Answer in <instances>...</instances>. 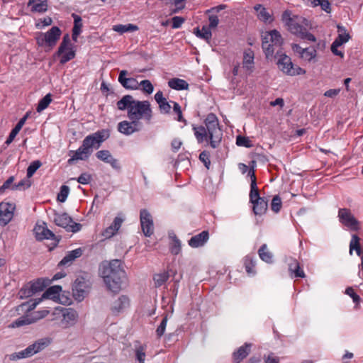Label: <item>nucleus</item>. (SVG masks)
<instances>
[{"instance_id": "nucleus-1", "label": "nucleus", "mask_w": 363, "mask_h": 363, "mask_svg": "<svg viewBox=\"0 0 363 363\" xmlns=\"http://www.w3.org/2000/svg\"><path fill=\"white\" fill-rule=\"evenodd\" d=\"M205 126L193 125L195 138L199 143L209 141L210 146L217 148L223 138V131L220 128L217 116L209 113L204 121Z\"/></svg>"}, {"instance_id": "nucleus-2", "label": "nucleus", "mask_w": 363, "mask_h": 363, "mask_svg": "<svg viewBox=\"0 0 363 363\" xmlns=\"http://www.w3.org/2000/svg\"><path fill=\"white\" fill-rule=\"evenodd\" d=\"M116 105L120 111L127 110V116L130 120H143L150 123L152 118V111L148 101L135 100L133 96L128 94L123 96Z\"/></svg>"}, {"instance_id": "nucleus-3", "label": "nucleus", "mask_w": 363, "mask_h": 363, "mask_svg": "<svg viewBox=\"0 0 363 363\" xmlns=\"http://www.w3.org/2000/svg\"><path fill=\"white\" fill-rule=\"evenodd\" d=\"M110 137L108 129H101L84 138L82 145L75 151L70 150V158L67 160L69 164H72L76 160H86L91 155L93 148L98 149L102 143Z\"/></svg>"}, {"instance_id": "nucleus-4", "label": "nucleus", "mask_w": 363, "mask_h": 363, "mask_svg": "<svg viewBox=\"0 0 363 363\" xmlns=\"http://www.w3.org/2000/svg\"><path fill=\"white\" fill-rule=\"evenodd\" d=\"M99 272L108 290L118 292L121 289L123 279L125 278V272L119 259L105 262L101 264Z\"/></svg>"}, {"instance_id": "nucleus-5", "label": "nucleus", "mask_w": 363, "mask_h": 363, "mask_svg": "<svg viewBox=\"0 0 363 363\" xmlns=\"http://www.w3.org/2000/svg\"><path fill=\"white\" fill-rule=\"evenodd\" d=\"M62 291V287L59 285H55L49 287L42 295L40 298H35L30 299L24 302V306H28V311L24 315V325H28L36 322L37 320L43 318L49 313L48 311H32L44 298L55 300L58 299L60 294Z\"/></svg>"}, {"instance_id": "nucleus-6", "label": "nucleus", "mask_w": 363, "mask_h": 363, "mask_svg": "<svg viewBox=\"0 0 363 363\" xmlns=\"http://www.w3.org/2000/svg\"><path fill=\"white\" fill-rule=\"evenodd\" d=\"M282 20L292 34L308 41L316 40L315 37L308 31V21L304 17L297 15L291 16V11H285L282 15Z\"/></svg>"}, {"instance_id": "nucleus-7", "label": "nucleus", "mask_w": 363, "mask_h": 363, "mask_svg": "<svg viewBox=\"0 0 363 363\" xmlns=\"http://www.w3.org/2000/svg\"><path fill=\"white\" fill-rule=\"evenodd\" d=\"M283 38L277 30L266 32L262 35V47L267 58L273 56L275 49L281 46Z\"/></svg>"}, {"instance_id": "nucleus-8", "label": "nucleus", "mask_w": 363, "mask_h": 363, "mask_svg": "<svg viewBox=\"0 0 363 363\" xmlns=\"http://www.w3.org/2000/svg\"><path fill=\"white\" fill-rule=\"evenodd\" d=\"M54 223L60 227L65 228L67 232L77 233L82 228V225L74 223L72 218L67 213H55L53 215Z\"/></svg>"}, {"instance_id": "nucleus-9", "label": "nucleus", "mask_w": 363, "mask_h": 363, "mask_svg": "<svg viewBox=\"0 0 363 363\" xmlns=\"http://www.w3.org/2000/svg\"><path fill=\"white\" fill-rule=\"evenodd\" d=\"M61 35V30L57 26L52 27L48 32L40 33L36 38L40 46L54 47Z\"/></svg>"}, {"instance_id": "nucleus-10", "label": "nucleus", "mask_w": 363, "mask_h": 363, "mask_svg": "<svg viewBox=\"0 0 363 363\" xmlns=\"http://www.w3.org/2000/svg\"><path fill=\"white\" fill-rule=\"evenodd\" d=\"M277 65L281 71L290 76L301 75L306 73L303 69L299 67H294L291 58L284 53L279 55Z\"/></svg>"}, {"instance_id": "nucleus-11", "label": "nucleus", "mask_w": 363, "mask_h": 363, "mask_svg": "<svg viewBox=\"0 0 363 363\" xmlns=\"http://www.w3.org/2000/svg\"><path fill=\"white\" fill-rule=\"evenodd\" d=\"M337 218L339 222L350 230L357 231L359 229V223L350 209L346 208H340Z\"/></svg>"}, {"instance_id": "nucleus-12", "label": "nucleus", "mask_w": 363, "mask_h": 363, "mask_svg": "<svg viewBox=\"0 0 363 363\" xmlns=\"http://www.w3.org/2000/svg\"><path fill=\"white\" fill-rule=\"evenodd\" d=\"M57 55L61 56L60 63L65 64L75 57V51L73 50L68 34L64 35L62 41L58 48Z\"/></svg>"}, {"instance_id": "nucleus-13", "label": "nucleus", "mask_w": 363, "mask_h": 363, "mask_svg": "<svg viewBox=\"0 0 363 363\" xmlns=\"http://www.w3.org/2000/svg\"><path fill=\"white\" fill-rule=\"evenodd\" d=\"M50 282L51 280L47 278H39L28 282L24 286V297H30L38 292L43 291Z\"/></svg>"}, {"instance_id": "nucleus-14", "label": "nucleus", "mask_w": 363, "mask_h": 363, "mask_svg": "<svg viewBox=\"0 0 363 363\" xmlns=\"http://www.w3.org/2000/svg\"><path fill=\"white\" fill-rule=\"evenodd\" d=\"M143 128L140 121L135 120L123 121L118 124V131L125 135H130L134 133L140 131Z\"/></svg>"}, {"instance_id": "nucleus-15", "label": "nucleus", "mask_w": 363, "mask_h": 363, "mask_svg": "<svg viewBox=\"0 0 363 363\" xmlns=\"http://www.w3.org/2000/svg\"><path fill=\"white\" fill-rule=\"evenodd\" d=\"M140 225L143 233L146 237L151 236L154 233L152 218L146 209H142L140 213Z\"/></svg>"}, {"instance_id": "nucleus-16", "label": "nucleus", "mask_w": 363, "mask_h": 363, "mask_svg": "<svg viewBox=\"0 0 363 363\" xmlns=\"http://www.w3.org/2000/svg\"><path fill=\"white\" fill-rule=\"evenodd\" d=\"M292 50L294 52L297 53L300 58L303 60L311 62H315V57L317 55V51L314 47H308L302 48L298 44H293Z\"/></svg>"}, {"instance_id": "nucleus-17", "label": "nucleus", "mask_w": 363, "mask_h": 363, "mask_svg": "<svg viewBox=\"0 0 363 363\" xmlns=\"http://www.w3.org/2000/svg\"><path fill=\"white\" fill-rule=\"evenodd\" d=\"M15 206L10 203H0V225H6L8 224L13 216Z\"/></svg>"}, {"instance_id": "nucleus-18", "label": "nucleus", "mask_w": 363, "mask_h": 363, "mask_svg": "<svg viewBox=\"0 0 363 363\" xmlns=\"http://www.w3.org/2000/svg\"><path fill=\"white\" fill-rule=\"evenodd\" d=\"M128 72L127 70H121L118 76V82L123 88L129 90H137L140 87L139 82L135 78L127 77Z\"/></svg>"}, {"instance_id": "nucleus-19", "label": "nucleus", "mask_w": 363, "mask_h": 363, "mask_svg": "<svg viewBox=\"0 0 363 363\" xmlns=\"http://www.w3.org/2000/svg\"><path fill=\"white\" fill-rule=\"evenodd\" d=\"M129 306V298L126 296L122 295L113 302L111 306V311L113 315H117L123 313Z\"/></svg>"}, {"instance_id": "nucleus-20", "label": "nucleus", "mask_w": 363, "mask_h": 363, "mask_svg": "<svg viewBox=\"0 0 363 363\" xmlns=\"http://www.w3.org/2000/svg\"><path fill=\"white\" fill-rule=\"evenodd\" d=\"M78 318L76 311L72 308H65L62 311V325L64 328H69L75 324Z\"/></svg>"}, {"instance_id": "nucleus-21", "label": "nucleus", "mask_w": 363, "mask_h": 363, "mask_svg": "<svg viewBox=\"0 0 363 363\" xmlns=\"http://www.w3.org/2000/svg\"><path fill=\"white\" fill-rule=\"evenodd\" d=\"M123 222V219L121 217H116L113 223L102 232V236L106 239L112 238L118 231Z\"/></svg>"}, {"instance_id": "nucleus-22", "label": "nucleus", "mask_w": 363, "mask_h": 363, "mask_svg": "<svg viewBox=\"0 0 363 363\" xmlns=\"http://www.w3.org/2000/svg\"><path fill=\"white\" fill-rule=\"evenodd\" d=\"M48 343L49 342L44 339H41L34 342L24 350V357H30L41 351L48 346Z\"/></svg>"}, {"instance_id": "nucleus-23", "label": "nucleus", "mask_w": 363, "mask_h": 363, "mask_svg": "<svg viewBox=\"0 0 363 363\" xmlns=\"http://www.w3.org/2000/svg\"><path fill=\"white\" fill-rule=\"evenodd\" d=\"M147 345L137 341L134 344V357L136 363H145L146 358Z\"/></svg>"}, {"instance_id": "nucleus-24", "label": "nucleus", "mask_w": 363, "mask_h": 363, "mask_svg": "<svg viewBox=\"0 0 363 363\" xmlns=\"http://www.w3.org/2000/svg\"><path fill=\"white\" fill-rule=\"evenodd\" d=\"M208 232L203 230L201 233L191 237L189 240V245L191 247H199L203 246L208 241Z\"/></svg>"}, {"instance_id": "nucleus-25", "label": "nucleus", "mask_w": 363, "mask_h": 363, "mask_svg": "<svg viewBox=\"0 0 363 363\" xmlns=\"http://www.w3.org/2000/svg\"><path fill=\"white\" fill-rule=\"evenodd\" d=\"M82 251L80 248L75 249L69 252L63 259L59 262L58 266H69L75 260V259L81 257Z\"/></svg>"}, {"instance_id": "nucleus-26", "label": "nucleus", "mask_w": 363, "mask_h": 363, "mask_svg": "<svg viewBox=\"0 0 363 363\" xmlns=\"http://www.w3.org/2000/svg\"><path fill=\"white\" fill-rule=\"evenodd\" d=\"M28 6L32 12L44 13L48 10V0H29Z\"/></svg>"}, {"instance_id": "nucleus-27", "label": "nucleus", "mask_w": 363, "mask_h": 363, "mask_svg": "<svg viewBox=\"0 0 363 363\" xmlns=\"http://www.w3.org/2000/svg\"><path fill=\"white\" fill-rule=\"evenodd\" d=\"M251 344L245 343L244 345L240 347L238 350L233 352V357L234 362L240 363L245 359L250 353Z\"/></svg>"}, {"instance_id": "nucleus-28", "label": "nucleus", "mask_w": 363, "mask_h": 363, "mask_svg": "<svg viewBox=\"0 0 363 363\" xmlns=\"http://www.w3.org/2000/svg\"><path fill=\"white\" fill-rule=\"evenodd\" d=\"M34 231L38 240L52 239L55 237V234L50 230L41 225H37Z\"/></svg>"}, {"instance_id": "nucleus-29", "label": "nucleus", "mask_w": 363, "mask_h": 363, "mask_svg": "<svg viewBox=\"0 0 363 363\" xmlns=\"http://www.w3.org/2000/svg\"><path fill=\"white\" fill-rule=\"evenodd\" d=\"M337 36L333 42H335L336 44L339 45H343L344 43H346L351 38L350 35L347 32L345 27L337 25Z\"/></svg>"}, {"instance_id": "nucleus-30", "label": "nucleus", "mask_w": 363, "mask_h": 363, "mask_svg": "<svg viewBox=\"0 0 363 363\" xmlns=\"http://www.w3.org/2000/svg\"><path fill=\"white\" fill-rule=\"evenodd\" d=\"M14 177H10L0 186V194H4L9 190H15L23 186V179H21L17 184H13Z\"/></svg>"}, {"instance_id": "nucleus-31", "label": "nucleus", "mask_w": 363, "mask_h": 363, "mask_svg": "<svg viewBox=\"0 0 363 363\" xmlns=\"http://www.w3.org/2000/svg\"><path fill=\"white\" fill-rule=\"evenodd\" d=\"M254 52L251 49L244 52L242 65L243 68L252 72L254 67Z\"/></svg>"}, {"instance_id": "nucleus-32", "label": "nucleus", "mask_w": 363, "mask_h": 363, "mask_svg": "<svg viewBox=\"0 0 363 363\" xmlns=\"http://www.w3.org/2000/svg\"><path fill=\"white\" fill-rule=\"evenodd\" d=\"M254 9L257 12V18L265 23L272 21L273 18L267 9L261 4H256Z\"/></svg>"}, {"instance_id": "nucleus-33", "label": "nucleus", "mask_w": 363, "mask_h": 363, "mask_svg": "<svg viewBox=\"0 0 363 363\" xmlns=\"http://www.w3.org/2000/svg\"><path fill=\"white\" fill-rule=\"evenodd\" d=\"M168 86L177 91L186 90L189 88V84L187 82L179 78L169 79L168 82Z\"/></svg>"}, {"instance_id": "nucleus-34", "label": "nucleus", "mask_w": 363, "mask_h": 363, "mask_svg": "<svg viewBox=\"0 0 363 363\" xmlns=\"http://www.w3.org/2000/svg\"><path fill=\"white\" fill-rule=\"evenodd\" d=\"M252 203L253 204V211L256 215H262L267 209V201L264 198L252 202Z\"/></svg>"}, {"instance_id": "nucleus-35", "label": "nucleus", "mask_w": 363, "mask_h": 363, "mask_svg": "<svg viewBox=\"0 0 363 363\" xmlns=\"http://www.w3.org/2000/svg\"><path fill=\"white\" fill-rule=\"evenodd\" d=\"M194 33L197 37L203 39L207 42H208L212 37L211 30L207 26H202L201 29H199V27L196 28L194 29Z\"/></svg>"}, {"instance_id": "nucleus-36", "label": "nucleus", "mask_w": 363, "mask_h": 363, "mask_svg": "<svg viewBox=\"0 0 363 363\" xmlns=\"http://www.w3.org/2000/svg\"><path fill=\"white\" fill-rule=\"evenodd\" d=\"M113 30L117 32L120 34H123L126 32H133L138 30V27L136 25H133L131 23L123 25V24H117L113 26Z\"/></svg>"}, {"instance_id": "nucleus-37", "label": "nucleus", "mask_w": 363, "mask_h": 363, "mask_svg": "<svg viewBox=\"0 0 363 363\" xmlns=\"http://www.w3.org/2000/svg\"><path fill=\"white\" fill-rule=\"evenodd\" d=\"M258 254L262 260L267 263L272 262V254L267 250L266 244H263L258 250Z\"/></svg>"}, {"instance_id": "nucleus-38", "label": "nucleus", "mask_w": 363, "mask_h": 363, "mask_svg": "<svg viewBox=\"0 0 363 363\" xmlns=\"http://www.w3.org/2000/svg\"><path fill=\"white\" fill-rule=\"evenodd\" d=\"M169 236L172 240V243L171 244V246L169 247L170 252L173 255H177L181 251V242L174 233H169Z\"/></svg>"}, {"instance_id": "nucleus-39", "label": "nucleus", "mask_w": 363, "mask_h": 363, "mask_svg": "<svg viewBox=\"0 0 363 363\" xmlns=\"http://www.w3.org/2000/svg\"><path fill=\"white\" fill-rule=\"evenodd\" d=\"M244 266L247 273L249 275H255V261L250 256H247L244 259Z\"/></svg>"}, {"instance_id": "nucleus-40", "label": "nucleus", "mask_w": 363, "mask_h": 363, "mask_svg": "<svg viewBox=\"0 0 363 363\" xmlns=\"http://www.w3.org/2000/svg\"><path fill=\"white\" fill-rule=\"evenodd\" d=\"M22 128L23 118L18 121L16 125L11 131L8 138L6 140V144L9 145L10 143H11Z\"/></svg>"}, {"instance_id": "nucleus-41", "label": "nucleus", "mask_w": 363, "mask_h": 363, "mask_svg": "<svg viewBox=\"0 0 363 363\" xmlns=\"http://www.w3.org/2000/svg\"><path fill=\"white\" fill-rule=\"evenodd\" d=\"M168 279H169V274L166 272L155 274L153 277L155 286L156 287L161 286L167 281Z\"/></svg>"}, {"instance_id": "nucleus-42", "label": "nucleus", "mask_w": 363, "mask_h": 363, "mask_svg": "<svg viewBox=\"0 0 363 363\" xmlns=\"http://www.w3.org/2000/svg\"><path fill=\"white\" fill-rule=\"evenodd\" d=\"M52 101L51 94H46L42 99L40 100L37 106V111L41 112L45 110Z\"/></svg>"}, {"instance_id": "nucleus-43", "label": "nucleus", "mask_w": 363, "mask_h": 363, "mask_svg": "<svg viewBox=\"0 0 363 363\" xmlns=\"http://www.w3.org/2000/svg\"><path fill=\"white\" fill-rule=\"evenodd\" d=\"M41 166L42 162L40 160L32 162L27 168L26 175L28 179H30Z\"/></svg>"}, {"instance_id": "nucleus-44", "label": "nucleus", "mask_w": 363, "mask_h": 363, "mask_svg": "<svg viewBox=\"0 0 363 363\" xmlns=\"http://www.w3.org/2000/svg\"><path fill=\"white\" fill-rule=\"evenodd\" d=\"M140 89L147 94H151L154 91V86L151 82L148 79L141 81L140 83Z\"/></svg>"}, {"instance_id": "nucleus-45", "label": "nucleus", "mask_w": 363, "mask_h": 363, "mask_svg": "<svg viewBox=\"0 0 363 363\" xmlns=\"http://www.w3.org/2000/svg\"><path fill=\"white\" fill-rule=\"evenodd\" d=\"M69 193V188L68 186H67V185L61 186L60 192L58 193L57 197V201L61 203H64L67 200Z\"/></svg>"}, {"instance_id": "nucleus-46", "label": "nucleus", "mask_w": 363, "mask_h": 363, "mask_svg": "<svg viewBox=\"0 0 363 363\" xmlns=\"http://www.w3.org/2000/svg\"><path fill=\"white\" fill-rule=\"evenodd\" d=\"M262 199L259 196V190L257 186V184H250V202H254L259 199Z\"/></svg>"}, {"instance_id": "nucleus-47", "label": "nucleus", "mask_w": 363, "mask_h": 363, "mask_svg": "<svg viewBox=\"0 0 363 363\" xmlns=\"http://www.w3.org/2000/svg\"><path fill=\"white\" fill-rule=\"evenodd\" d=\"M96 157L108 163V161L111 160V158L113 157L111 154V152L108 150H99L96 154Z\"/></svg>"}, {"instance_id": "nucleus-48", "label": "nucleus", "mask_w": 363, "mask_h": 363, "mask_svg": "<svg viewBox=\"0 0 363 363\" xmlns=\"http://www.w3.org/2000/svg\"><path fill=\"white\" fill-rule=\"evenodd\" d=\"M167 320H168V315H166L162 318L160 324L159 325V326L157 327V328L156 330V334H157V337L160 338L164 334L165 329H166L167 324Z\"/></svg>"}, {"instance_id": "nucleus-49", "label": "nucleus", "mask_w": 363, "mask_h": 363, "mask_svg": "<svg viewBox=\"0 0 363 363\" xmlns=\"http://www.w3.org/2000/svg\"><path fill=\"white\" fill-rule=\"evenodd\" d=\"M281 205L282 203L281 198L278 195L274 196L271 203L272 210L274 213H278L281 210Z\"/></svg>"}, {"instance_id": "nucleus-50", "label": "nucleus", "mask_w": 363, "mask_h": 363, "mask_svg": "<svg viewBox=\"0 0 363 363\" xmlns=\"http://www.w3.org/2000/svg\"><path fill=\"white\" fill-rule=\"evenodd\" d=\"M236 144L238 146H243L245 147H252V143L250 140L245 136L238 135L236 138Z\"/></svg>"}, {"instance_id": "nucleus-51", "label": "nucleus", "mask_w": 363, "mask_h": 363, "mask_svg": "<svg viewBox=\"0 0 363 363\" xmlns=\"http://www.w3.org/2000/svg\"><path fill=\"white\" fill-rule=\"evenodd\" d=\"M173 103V111L177 115V120L180 122H184V123H186V121L183 118L181 106L177 102L171 101Z\"/></svg>"}, {"instance_id": "nucleus-52", "label": "nucleus", "mask_w": 363, "mask_h": 363, "mask_svg": "<svg viewBox=\"0 0 363 363\" xmlns=\"http://www.w3.org/2000/svg\"><path fill=\"white\" fill-rule=\"evenodd\" d=\"M199 160L204 164L207 169H209L211 164L210 154L208 152L204 150L199 155Z\"/></svg>"}, {"instance_id": "nucleus-53", "label": "nucleus", "mask_w": 363, "mask_h": 363, "mask_svg": "<svg viewBox=\"0 0 363 363\" xmlns=\"http://www.w3.org/2000/svg\"><path fill=\"white\" fill-rule=\"evenodd\" d=\"M52 23V20L50 17H45L44 18H40L39 19L36 23H35V26L38 28H43L45 26H48L50 25H51Z\"/></svg>"}, {"instance_id": "nucleus-54", "label": "nucleus", "mask_w": 363, "mask_h": 363, "mask_svg": "<svg viewBox=\"0 0 363 363\" xmlns=\"http://www.w3.org/2000/svg\"><path fill=\"white\" fill-rule=\"evenodd\" d=\"M77 181L82 184H88L91 181V176L88 173H82L77 179Z\"/></svg>"}, {"instance_id": "nucleus-55", "label": "nucleus", "mask_w": 363, "mask_h": 363, "mask_svg": "<svg viewBox=\"0 0 363 363\" xmlns=\"http://www.w3.org/2000/svg\"><path fill=\"white\" fill-rule=\"evenodd\" d=\"M185 21V19L181 16H174L172 18V28H179Z\"/></svg>"}, {"instance_id": "nucleus-56", "label": "nucleus", "mask_w": 363, "mask_h": 363, "mask_svg": "<svg viewBox=\"0 0 363 363\" xmlns=\"http://www.w3.org/2000/svg\"><path fill=\"white\" fill-rule=\"evenodd\" d=\"M345 293L352 298L354 303H357L359 302V296L354 292V289L352 287L347 288L345 290Z\"/></svg>"}, {"instance_id": "nucleus-57", "label": "nucleus", "mask_w": 363, "mask_h": 363, "mask_svg": "<svg viewBox=\"0 0 363 363\" xmlns=\"http://www.w3.org/2000/svg\"><path fill=\"white\" fill-rule=\"evenodd\" d=\"M208 21L209 25L207 26L209 27L210 29L216 28L219 23V19L216 15H210L208 16Z\"/></svg>"}, {"instance_id": "nucleus-58", "label": "nucleus", "mask_w": 363, "mask_h": 363, "mask_svg": "<svg viewBox=\"0 0 363 363\" xmlns=\"http://www.w3.org/2000/svg\"><path fill=\"white\" fill-rule=\"evenodd\" d=\"M159 107H160V110L161 113H162L166 114V113H169L170 112L171 105L167 101V99L165 101H164L163 102H162L161 104H160Z\"/></svg>"}, {"instance_id": "nucleus-59", "label": "nucleus", "mask_w": 363, "mask_h": 363, "mask_svg": "<svg viewBox=\"0 0 363 363\" xmlns=\"http://www.w3.org/2000/svg\"><path fill=\"white\" fill-rule=\"evenodd\" d=\"M341 46V45H337L335 42H333L331 45V51L335 55L340 56V57H344V53L337 50V48Z\"/></svg>"}, {"instance_id": "nucleus-60", "label": "nucleus", "mask_w": 363, "mask_h": 363, "mask_svg": "<svg viewBox=\"0 0 363 363\" xmlns=\"http://www.w3.org/2000/svg\"><path fill=\"white\" fill-rule=\"evenodd\" d=\"M340 91V89H331L328 91H326L324 93V96L326 97L333 98L339 94Z\"/></svg>"}, {"instance_id": "nucleus-61", "label": "nucleus", "mask_w": 363, "mask_h": 363, "mask_svg": "<svg viewBox=\"0 0 363 363\" xmlns=\"http://www.w3.org/2000/svg\"><path fill=\"white\" fill-rule=\"evenodd\" d=\"M172 148L174 152H177L179 148L181 147L182 143L180 140L178 139H174L172 141Z\"/></svg>"}, {"instance_id": "nucleus-62", "label": "nucleus", "mask_w": 363, "mask_h": 363, "mask_svg": "<svg viewBox=\"0 0 363 363\" xmlns=\"http://www.w3.org/2000/svg\"><path fill=\"white\" fill-rule=\"evenodd\" d=\"M111 167L112 168H113L114 169H116V170H120L121 169V165L118 162V160L116 158H114L113 157H112L111 158V160L108 161V162Z\"/></svg>"}, {"instance_id": "nucleus-63", "label": "nucleus", "mask_w": 363, "mask_h": 363, "mask_svg": "<svg viewBox=\"0 0 363 363\" xmlns=\"http://www.w3.org/2000/svg\"><path fill=\"white\" fill-rule=\"evenodd\" d=\"M299 263L296 259H291V262L289 264V269L291 274L294 273V272L298 268Z\"/></svg>"}, {"instance_id": "nucleus-64", "label": "nucleus", "mask_w": 363, "mask_h": 363, "mask_svg": "<svg viewBox=\"0 0 363 363\" xmlns=\"http://www.w3.org/2000/svg\"><path fill=\"white\" fill-rule=\"evenodd\" d=\"M299 263L296 259H291V262L289 264V269L291 274L294 273V272L298 268Z\"/></svg>"}]
</instances>
